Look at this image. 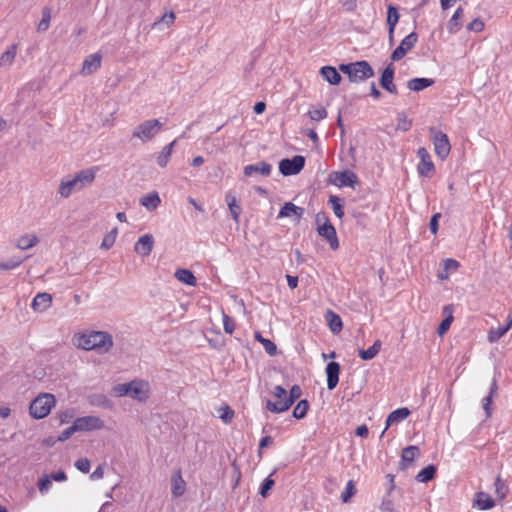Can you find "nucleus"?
<instances>
[{"label":"nucleus","instance_id":"obj_47","mask_svg":"<svg viewBox=\"0 0 512 512\" xmlns=\"http://www.w3.org/2000/svg\"><path fill=\"white\" fill-rule=\"evenodd\" d=\"M412 126V121L407 118L404 113H399L397 116V129L401 131H408Z\"/></svg>","mask_w":512,"mask_h":512},{"label":"nucleus","instance_id":"obj_28","mask_svg":"<svg viewBox=\"0 0 512 512\" xmlns=\"http://www.w3.org/2000/svg\"><path fill=\"white\" fill-rule=\"evenodd\" d=\"M161 203V199L157 192H151L140 199V204L144 206L147 210H155Z\"/></svg>","mask_w":512,"mask_h":512},{"label":"nucleus","instance_id":"obj_41","mask_svg":"<svg viewBox=\"0 0 512 512\" xmlns=\"http://www.w3.org/2000/svg\"><path fill=\"white\" fill-rule=\"evenodd\" d=\"M509 329L510 328L507 327L506 325L505 326H499L497 328H491L488 331V335H487L488 341L490 343L497 342L502 336H504L508 332Z\"/></svg>","mask_w":512,"mask_h":512},{"label":"nucleus","instance_id":"obj_27","mask_svg":"<svg viewBox=\"0 0 512 512\" xmlns=\"http://www.w3.org/2000/svg\"><path fill=\"white\" fill-rule=\"evenodd\" d=\"M463 15H464L463 8L458 7L447 24V30L449 33L455 34L461 29L462 24H461L460 20L463 17Z\"/></svg>","mask_w":512,"mask_h":512},{"label":"nucleus","instance_id":"obj_25","mask_svg":"<svg viewBox=\"0 0 512 512\" xmlns=\"http://www.w3.org/2000/svg\"><path fill=\"white\" fill-rule=\"evenodd\" d=\"M419 455V449L417 446H408L403 449L401 455V465L403 468L411 465Z\"/></svg>","mask_w":512,"mask_h":512},{"label":"nucleus","instance_id":"obj_13","mask_svg":"<svg viewBox=\"0 0 512 512\" xmlns=\"http://www.w3.org/2000/svg\"><path fill=\"white\" fill-rule=\"evenodd\" d=\"M418 41V35L415 32L407 35L400 43V45L392 52V61H400L405 55L415 46Z\"/></svg>","mask_w":512,"mask_h":512},{"label":"nucleus","instance_id":"obj_29","mask_svg":"<svg viewBox=\"0 0 512 512\" xmlns=\"http://www.w3.org/2000/svg\"><path fill=\"white\" fill-rule=\"evenodd\" d=\"M38 242L39 239L35 234H25L18 238L16 247L20 250H28L36 246Z\"/></svg>","mask_w":512,"mask_h":512},{"label":"nucleus","instance_id":"obj_33","mask_svg":"<svg viewBox=\"0 0 512 512\" xmlns=\"http://www.w3.org/2000/svg\"><path fill=\"white\" fill-rule=\"evenodd\" d=\"M434 84V80L430 78H413L407 82V87L412 91H421Z\"/></svg>","mask_w":512,"mask_h":512},{"label":"nucleus","instance_id":"obj_37","mask_svg":"<svg viewBox=\"0 0 512 512\" xmlns=\"http://www.w3.org/2000/svg\"><path fill=\"white\" fill-rule=\"evenodd\" d=\"M176 140L172 141L171 143L167 144L162 151L159 153L157 157V164L164 168L167 166L170 156L172 154L173 148L175 146Z\"/></svg>","mask_w":512,"mask_h":512},{"label":"nucleus","instance_id":"obj_50","mask_svg":"<svg viewBox=\"0 0 512 512\" xmlns=\"http://www.w3.org/2000/svg\"><path fill=\"white\" fill-rule=\"evenodd\" d=\"M308 115L311 120L320 121L327 117V111L324 108H317V109L310 110L308 112Z\"/></svg>","mask_w":512,"mask_h":512},{"label":"nucleus","instance_id":"obj_40","mask_svg":"<svg viewBox=\"0 0 512 512\" xmlns=\"http://www.w3.org/2000/svg\"><path fill=\"white\" fill-rule=\"evenodd\" d=\"M255 339L263 345L267 354H269L270 356H273L276 354L277 347L274 342H272L269 339L264 338L260 332L255 333Z\"/></svg>","mask_w":512,"mask_h":512},{"label":"nucleus","instance_id":"obj_3","mask_svg":"<svg viewBox=\"0 0 512 512\" xmlns=\"http://www.w3.org/2000/svg\"><path fill=\"white\" fill-rule=\"evenodd\" d=\"M116 396H128L133 400L144 403L151 394V387L148 381L143 379H134L128 383L118 384L113 388Z\"/></svg>","mask_w":512,"mask_h":512},{"label":"nucleus","instance_id":"obj_31","mask_svg":"<svg viewBox=\"0 0 512 512\" xmlns=\"http://www.w3.org/2000/svg\"><path fill=\"white\" fill-rule=\"evenodd\" d=\"M443 312L446 314V317L438 327L437 333L439 336H443L449 330L453 322V307L451 305H447L443 308Z\"/></svg>","mask_w":512,"mask_h":512},{"label":"nucleus","instance_id":"obj_57","mask_svg":"<svg viewBox=\"0 0 512 512\" xmlns=\"http://www.w3.org/2000/svg\"><path fill=\"white\" fill-rule=\"evenodd\" d=\"M272 394L277 399L276 401L283 400L287 397L286 389L279 385L274 387Z\"/></svg>","mask_w":512,"mask_h":512},{"label":"nucleus","instance_id":"obj_56","mask_svg":"<svg viewBox=\"0 0 512 512\" xmlns=\"http://www.w3.org/2000/svg\"><path fill=\"white\" fill-rule=\"evenodd\" d=\"M467 29L473 32H481L484 29V22L480 18H475L467 25Z\"/></svg>","mask_w":512,"mask_h":512},{"label":"nucleus","instance_id":"obj_16","mask_svg":"<svg viewBox=\"0 0 512 512\" xmlns=\"http://www.w3.org/2000/svg\"><path fill=\"white\" fill-rule=\"evenodd\" d=\"M154 238L151 234L141 236L135 243L134 250L141 256H148L153 250Z\"/></svg>","mask_w":512,"mask_h":512},{"label":"nucleus","instance_id":"obj_24","mask_svg":"<svg viewBox=\"0 0 512 512\" xmlns=\"http://www.w3.org/2000/svg\"><path fill=\"white\" fill-rule=\"evenodd\" d=\"M474 505L481 510H488L495 506V502L489 494L478 492L474 498Z\"/></svg>","mask_w":512,"mask_h":512},{"label":"nucleus","instance_id":"obj_11","mask_svg":"<svg viewBox=\"0 0 512 512\" xmlns=\"http://www.w3.org/2000/svg\"><path fill=\"white\" fill-rule=\"evenodd\" d=\"M305 165V158L301 155H296L293 158H285L279 162V171L284 176L298 174Z\"/></svg>","mask_w":512,"mask_h":512},{"label":"nucleus","instance_id":"obj_32","mask_svg":"<svg viewBox=\"0 0 512 512\" xmlns=\"http://www.w3.org/2000/svg\"><path fill=\"white\" fill-rule=\"evenodd\" d=\"M497 390H498L497 382L494 379L490 386L488 395L485 396L482 400V407L485 411L486 417H490L492 414V409H491L492 399L495 396V394L497 393Z\"/></svg>","mask_w":512,"mask_h":512},{"label":"nucleus","instance_id":"obj_12","mask_svg":"<svg viewBox=\"0 0 512 512\" xmlns=\"http://www.w3.org/2000/svg\"><path fill=\"white\" fill-rule=\"evenodd\" d=\"M417 156L420 159L417 165V172L422 177L431 178L435 172V166L432 158L426 148L421 147L417 150Z\"/></svg>","mask_w":512,"mask_h":512},{"label":"nucleus","instance_id":"obj_62","mask_svg":"<svg viewBox=\"0 0 512 512\" xmlns=\"http://www.w3.org/2000/svg\"><path fill=\"white\" fill-rule=\"evenodd\" d=\"M104 476V469L101 465H99L90 475L91 480H99Z\"/></svg>","mask_w":512,"mask_h":512},{"label":"nucleus","instance_id":"obj_42","mask_svg":"<svg viewBox=\"0 0 512 512\" xmlns=\"http://www.w3.org/2000/svg\"><path fill=\"white\" fill-rule=\"evenodd\" d=\"M399 12L393 5H389L387 9V25L391 30H395V27L399 21Z\"/></svg>","mask_w":512,"mask_h":512},{"label":"nucleus","instance_id":"obj_64","mask_svg":"<svg viewBox=\"0 0 512 512\" xmlns=\"http://www.w3.org/2000/svg\"><path fill=\"white\" fill-rule=\"evenodd\" d=\"M355 433L359 437L366 438L368 436V434H369V430H368V427L365 424H362V425L357 427Z\"/></svg>","mask_w":512,"mask_h":512},{"label":"nucleus","instance_id":"obj_2","mask_svg":"<svg viewBox=\"0 0 512 512\" xmlns=\"http://www.w3.org/2000/svg\"><path fill=\"white\" fill-rule=\"evenodd\" d=\"M77 346L84 350H96L103 354L112 348L113 338L105 331H90L77 337Z\"/></svg>","mask_w":512,"mask_h":512},{"label":"nucleus","instance_id":"obj_45","mask_svg":"<svg viewBox=\"0 0 512 512\" xmlns=\"http://www.w3.org/2000/svg\"><path fill=\"white\" fill-rule=\"evenodd\" d=\"M22 262L23 260L20 257H12L6 262H0V269L5 271L13 270L19 267Z\"/></svg>","mask_w":512,"mask_h":512},{"label":"nucleus","instance_id":"obj_18","mask_svg":"<svg viewBox=\"0 0 512 512\" xmlns=\"http://www.w3.org/2000/svg\"><path fill=\"white\" fill-rule=\"evenodd\" d=\"M327 375V387L333 390L339 382L340 365L337 362H329L325 369Z\"/></svg>","mask_w":512,"mask_h":512},{"label":"nucleus","instance_id":"obj_43","mask_svg":"<svg viewBox=\"0 0 512 512\" xmlns=\"http://www.w3.org/2000/svg\"><path fill=\"white\" fill-rule=\"evenodd\" d=\"M309 408V403L307 400H301L293 410V416L297 419H302L306 416Z\"/></svg>","mask_w":512,"mask_h":512},{"label":"nucleus","instance_id":"obj_52","mask_svg":"<svg viewBox=\"0 0 512 512\" xmlns=\"http://www.w3.org/2000/svg\"><path fill=\"white\" fill-rule=\"evenodd\" d=\"M220 418L224 421V423H230L234 417V411L229 406H224L219 409Z\"/></svg>","mask_w":512,"mask_h":512},{"label":"nucleus","instance_id":"obj_60","mask_svg":"<svg viewBox=\"0 0 512 512\" xmlns=\"http://www.w3.org/2000/svg\"><path fill=\"white\" fill-rule=\"evenodd\" d=\"M496 494L503 498L505 496V485L498 476L495 481Z\"/></svg>","mask_w":512,"mask_h":512},{"label":"nucleus","instance_id":"obj_19","mask_svg":"<svg viewBox=\"0 0 512 512\" xmlns=\"http://www.w3.org/2000/svg\"><path fill=\"white\" fill-rule=\"evenodd\" d=\"M52 304V296L49 293H38L31 304V307L36 312L46 311Z\"/></svg>","mask_w":512,"mask_h":512},{"label":"nucleus","instance_id":"obj_9","mask_svg":"<svg viewBox=\"0 0 512 512\" xmlns=\"http://www.w3.org/2000/svg\"><path fill=\"white\" fill-rule=\"evenodd\" d=\"M429 131L432 136L436 155L442 160L446 159L451 151L448 136L434 127H431Z\"/></svg>","mask_w":512,"mask_h":512},{"label":"nucleus","instance_id":"obj_17","mask_svg":"<svg viewBox=\"0 0 512 512\" xmlns=\"http://www.w3.org/2000/svg\"><path fill=\"white\" fill-rule=\"evenodd\" d=\"M394 79V68L392 65H388L382 72L380 85L383 89L389 93L397 94V88L393 83Z\"/></svg>","mask_w":512,"mask_h":512},{"label":"nucleus","instance_id":"obj_30","mask_svg":"<svg viewBox=\"0 0 512 512\" xmlns=\"http://www.w3.org/2000/svg\"><path fill=\"white\" fill-rule=\"evenodd\" d=\"M175 278L186 285L196 286L197 279L194 274L188 269H177L174 274Z\"/></svg>","mask_w":512,"mask_h":512},{"label":"nucleus","instance_id":"obj_39","mask_svg":"<svg viewBox=\"0 0 512 512\" xmlns=\"http://www.w3.org/2000/svg\"><path fill=\"white\" fill-rule=\"evenodd\" d=\"M435 474L436 467L434 465H428L419 471V473L416 475V480L421 483H426L432 480L435 477Z\"/></svg>","mask_w":512,"mask_h":512},{"label":"nucleus","instance_id":"obj_61","mask_svg":"<svg viewBox=\"0 0 512 512\" xmlns=\"http://www.w3.org/2000/svg\"><path fill=\"white\" fill-rule=\"evenodd\" d=\"M75 432H78V430L73 429V424H72L70 427H68L67 429H65L64 431L61 432L58 439L60 441H65V440L69 439L71 437V435Z\"/></svg>","mask_w":512,"mask_h":512},{"label":"nucleus","instance_id":"obj_48","mask_svg":"<svg viewBox=\"0 0 512 512\" xmlns=\"http://www.w3.org/2000/svg\"><path fill=\"white\" fill-rule=\"evenodd\" d=\"M356 493V488L353 480L347 482L345 490L341 494V499L344 503L349 502L350 498Z\"/></svg>","mask_w":512,"mask_h":512},{"label":"nucleus","instance_id":"obj_1","mask_svg":"<svg viewBox=\"0 0 512 512\" xmlns=\"http://www.w3.org/2000/svg\"><path fill=\"white\" fill-rule=\"evenodd\" d=\"M95 168L81 170L74 177L68 176L61 180L58 193L62 198H69L73 192H78L90 185L95 179Z\"/></svg>","mask_w":512,"mask_h":512},{"label":"nucleus","instance_id":"obj_38","mask_svg":"<svg viewBox=\"0 0 512 512\" xmlns=\"http://www.w3.org/2000/svg\"><path fill=\"white\" fill-rule=\"evenodd\" d=\"M381 349V341L376 340L372 346H370L368 349L359 350V357L362 360H371L377 356Z\"/></svg>","mask_w":512,"mask_h":512},{"label":"nucleus","instance_id":"obj_23","mask_svg":"<svg viewBox=\"0 0 512 512\" xmlns=\"http://www.w3.org/2000/svg\"><path fill=\"white\" fill-rule=\"evenodd\" d=\"M320 74L331 85H338L341 82V75L336 70V68L332 66H324L320 69Z\"/></svg>","mask_w":512,"mask_h":512},{"label":"nucleus","instance_id":"obj_20","mask_svg":"<svg viewBox=\"0 0 512 512\" xmlns=\"http://www.w3.org/2000/svg\"><path fill=\"white\" fill-rule=\"evenodd\" d=\"M272 167L267 162H259L256 164L247 165L244 167V174L248 177H251L255 174H260L262 176H269L271 173Z\"/></svg>","mask_w":512,"mask_h":512},{"label":"nucleus","instance_id":"obj_7","mask_svg":"<svg viewBox=\"0 0 512 512\" xmlns=\"http://www.w3.org/2000/svg\"><path fill=\"white\" fill-rule=\"evenodd\" d=\"M301 394H302V390H301L300 386L293 385L290 389L289 395H287V397H285V399L275 401V402L268 400L266 402V408L270 412H273V413L285 412L293 405V403L298 398H300Z\"/></svg>","mask_w":512,"mask_h":512},{"label":"nucleus","instance_id":"obj_59","mask_svg":"<svg viewBox=\"0 0 512 512\" xmlns=\"http://www.w3.org/2000/svg\"><path fill=\"white\" fill-rule=\"evenodd\" d=\"M440 217V213H436L432 216L431 220H430V223H429V228H430V231L432 234H436L437 231H438V219Z\"/></svg>","mask_w":512,"mask_h":512},{"label":"nucleus","instance_id":"obj_8","mask_svg":"<svg viewBox=\"0 0 512 512\" xmlns=\"http://www.w3.org/2000/svg\"><path fill=\"white\" fill-rule=\"evenodd\" d=\"M316 220L318 223L324 220V223L318 227V234L329 242L332 250H336L339 247V242L334 226L330 223L325 213H318Z\"/></svg>","mask_w":512,"mask_h":512},{"label":"nucleus","instance_id":"obj_5","mask_svg":"<svg viewBox=\"0 0 512 512\" xmlns=\"http://www.w3.org/2000/svg\"><path fill=\"white\" fill-rule=\"evenodd\" d=\"M163 124L158 119H148L138 124L133 132L132 137L138 139L141 143L146 144L156 138L161 132Z\"/></svg>","mask_w":512,"mask_h":512},{"label":"nucleus","instance_id":"obj_14","mask_svg":"<svg viewBox=\"0 0 512 512\" xmlns=\"http://www.w3.org/2000/svg\"><path fill=\"white\" fill-rule=\"evenodd\" d=\"M331 181L338 187H351L354 188L358 182L357 176L350 170L334 172L331 174Z\"/></svg>","mask_w":512,"mask_h":512},{"label":"nucleus","instance_id":"obj_15","mask_svg":"<svg viewBox=\"0 0 512 512\" xmlns=\"http://www.w3.org/2000/svg\"><path fill=\"white\" fill-rule=\"evenodd\" d=\"M101 62H102V55L100 53H94V54L87 56L84 59L83 64H82V68L80 71L81 75L89 76V75L93 74L100 68Z\"/></svg>","mask_w":512,"mask_h":512},{"label":"nucleus","instance_id":"obj_46","mask_svg":"<svg viewBox=\"0 0 512 512\" xmlns=\"http://www.w3.org/2000/svg\"><path fill=\"white\" fill-rule=\"evenodd\" d=\"M37 486L41 494H46L52 487V481L50 476L43 475L42 477H40Z\"/></svg>","mask_w":512,"mask_h":512},{"label":"nucleus","instance_id":"obj_49","mask_svg":"<svg viewBox=\"0 0 512 512\" xmlns=\"http://www.w3.org/2000/svg\"><path fill=\"white\" fill-rule=\"evenodd\" d=\"M175 20V14L174 12L170 11L168 13H165L160 20L153 23L152 28H156L161 23H165L168 27L174 23Z\"/></svg>","mask_w":512,"mask_h":512},{"label":"nucleus","instance_id":"obj_54","mask_svg":"<svg viewBox=\"0 0 512 512\" xmlns=\"http://www.w3.org/2000/svg\"><path fill=\"white\" fill-rule=\"evenodd\" d=\"M74 465L82 473H88L91 468V463L87 458L78 459Z\"/></svg>","mask_w":512,"mask_h":512},{"label":"nucleus","instance_id":"obj_21","mask_svg":"<svg viewBox=\"0 0 512 512\" xmlns=\"http://www.w3.org/2000/svg\"><path fill=\"white\" fill-rule=\"evenodd\" d=\"M410 415V411L408 408H398L394 411H392L387 419H386V426L384 431L382 432V435L385 433V431L393 424L399 423L403 420H405Z\"/></svg>","mask_w":512,"mask_h":512},{"label":"nucleus","instance_id":"obj_58","mask_svg":"<svg viewBox=\"0 0 512 512\" xmlns=\"http://www.w3.org/2000/svg\"><path fill=\"white\" fill-rule=\"evenodd\" d=\"M114 243H115V235L107 234L103 238V241L101 243V248L109 249L114 245Z\"/></svg>","mask_w":512,"mask_h":512},{"label":"nucleus","instance_id":"obj_35","mask_svg":"<svg viewBox=\"0 0 512 512\" xmlns=\"http://www.w3.org/2000/svg\"><path fill=\"white\" fill-rule=\"evenodd\" d=\"M17 54V45L13 44L0 56V67H10Z\"/></svg>","mask_w":512,"mask_h":512},{"label":"nucleus","instance_id":"obj_55","mask_svg":"<svg viewBox=\"0 0 512 512\" xmlns=\"http://www.w3.org/2000/svg\"><path fill=\"white\" fill-rule=\"evenodd\" d=\"M274 480L269 476L264 479L262 482L261 488H260V495L262 497H266L268 494V491L274 486Z\"/></svg>","mask_w":512,"mask_h":512},{"label":"nucleus","instance_id":"obj_36","mask_svg":"<svg viewBox=\"0 0 512 512\" xmlns=\"http://www.w3.org/2000/svg\"><path fill=\"white\" fill-rule=\"evenodd\" d=\"M171 482H172V494L176 497L183 495V493L185 492L186 484L181 476L180 471H178L177 473H175L172 476Z\"/></svg>","mask_w":512,"mask_h":512},{"label":"nucleus","instance_id":"obj_51","mask_svg":"<svg viewBox=\"0 0 512 512\" xmlns=\"http://www.w3.org/2000/svg\"><path fill=\"white\" fill-rule=\"evenodd\" d=\"M51 20L50 11L48 9H44L42 12V19L38 25L39 31H46L49 28Z\"/></svg>","mask_w":512,"mask_h":512},{"label":"nucleus","instance_id":"obj_4","mask_svg":"<svg viewBox=\"0 0 512 512\" xmlns=\"http://www.w3.org/2000/svg\"><path fill=\"white\" fill-rule=\"evenodd\" d=\"M339 70L347 74L351 82H363L374 76V70L367 61L341 64Z\"/></svg>","mask_w":512,"mask_h":512},{"label":"nucleus","instance_id":"obj_63","mask_svg":"<svg viewBox=\"0 0 512 512\" xmlns=\"http://www.w3.org/2000/svg\"><path fill=\"white\" fill-rule=\"evenodd\" d=\"M49 476H50L51 480H54L57 482H63V481H66V479H67L66 473L64 471H58V472L52 473Z\"/></svg>","mask_w":512,"mask_h":512},{"label":"nucleus","instance_id":"obj_44","mask_svg":"<svg viewBox=\"0 0 512 512\" xmlns=\"http://www.w3.org/2000/svg\"><path fill=\"white\" fill-rule=\"evenodd\" d=\"M329 204L331 205V207L334 211V214L339 219H341L344 215V211H343V205L341 204L340 198H338L337 196H330Z\"/></svg>","mask_w":512,"mask_h":512},{"label":"nucleus","instance_id":"obj_6","mask_svg":"<svg viewBox=\"0 0 512 512\" xmlns=\"http://www.w3.org/2000/svg\"><path fill=\"white\" fill-rule=\"evenodd\" d=\"M55 405V397L52 394H42L36 397L30 404V415L35 419L46 417Z\"/></svg>","mask_w":512,"mask_h":512},{"label":"nucleus","instance_id":"obj_22","mask_svg":"<svg viewBox=\"0 0 512 512\" xmlns=\"http://www.w3.org/2000/svg\"><path fill=\"white\" fill-rule=\"evenodd\" d=\"M304 214V209L294 205L291 202L285 203L284 206L280 209L279 218L284 217H295L299 220Z\"/></svg>","mask_w":512,"mask_h":512},{"label":"nucleus","instance_id":"obj_34","mask_svg":"<svg viewBox=\"0 0 512 512\" xmlns=\"http://www.w3.org/2000/svg\"><path fill=\"white\" fill-rule=\"evenodd\" d=\"M226 203L228 205V208L230 210V213L232 215L233 220L238 223L240 214H241V207L237 204V199L234 195L231 193H228L225 197Z\"/></svg>","mask_w":512,"mask_h":512},{"label":"nucleus","instance_id":"obj_10","mask_svg":"<svg viewBox=\"0 0 512 512\" xmlns=\"http://www.w3.org/2000/svg\"><path fill=\"white\" fill-rule=\"evenodd\" d=\"M105 427V422L98 416L88 415L78 417L73 422V429L80 431L101 430Z\"/></svg>","mask_w":512,"mask_h":512},{"label":"nucleus","instance_id":"obj_26","mask_svg":"<svg viewBox=\"0 0 512 512\" xmlns=\"http://www.w3.org/2000/svg\"><path fill=\"white\" fill-rule=\"evenodd\" d=\"M325 319L328 323L330 330L334 334H337L342 330V327H343L342 320H341L340 316L338 314L334 313L332 310H327V312L325 314Z\"/></svg>","mask_w":512,"mask_h":512},{"label":"nucleus","instance_id":"obj_53","mask_svg":"<svg viewBox=\"0 0 512 512\" xmlns=\"http://www.w3.org/2000/svg\"><path fill=\"white\" fill-rule=\"evenodd\" d=\"M223 328L227 334H232L235 330L234 320L226 314H223Z\"/></svg>","mask_w":512,"mask_h":512}]
</instances>
